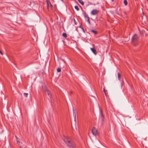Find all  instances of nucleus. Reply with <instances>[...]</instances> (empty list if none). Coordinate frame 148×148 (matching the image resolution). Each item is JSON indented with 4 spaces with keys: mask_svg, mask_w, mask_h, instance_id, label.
<instances>
[{
    "mask_svg": "<svg viewBox=\"0 0 148 148\" xmlns=\"http://www.w3.org/2000/svg\"><path fill=\"white\" fill-rule=\"evenodd\" d=\"M89 19V18H88L86 19L87 20V22L89 23V24H90V21Z\"/></svg>",
    "mask_w": 148,
    "mask_h": 148,
    "instance_id": "obj_19",
    "label": "nucleus"
},
{
    "mask_svg": "<svg viewBox=\"0 0 148 148\" xmlns=\"http://www.w3.org/2000/svg\"><path fill=\"white\" fill-rule=\"evenodd\" d=\"M61 71V69L59 68L57 69V71L58 72H60Z\"/></svg>",
    "mask_w": 148,
    "mask_h": 148,
    "instance_id": "obj_17",
    "label": "nucleus"
},
{
    "mask_svg": "<svg viewBox=\"0 0 148 148\" xmlns=\"http://www.w3.org/2000/svg\"><path fill=\"white\" fill-rule=\"evenodd\" d=\"M100 113L101 117V121L102 123L104 121L103 119L104 118V116L103 114L102 111L101 109H100Z\"/></svg>",
    "mask_w": 148,
    "mask_h": 148,
    "instance_id": "obj_6",
    "label": "nucleus"
},
{
    "mask_svg": "<svg viewBox=\"0 0 148 148\" xmlns=\"http://www.w3.org/2000/svg\"><path fill=\"white\" fill-rule=\"evenodd\" d=\"M139 37L136 34H134L132 38V42L134 46H136L138 42Z\"/></svg>",
    "mask_w": 148,
    "mask_h": 148,
    "instance_id": "obj_2",
    "label": "nucleus"
},
{
    "mask_svg": "<svg viewBox=\"0 0 148 148\" xmlns=\"http://www.w3.org/2000/svg\"><path fill=\"white\" fill-rule=\"evenodd\" d=\"M73 114L74 117H75V118H76V111L74 109V107H73Z\"/></svg>",
    "mask_w": 148,
    "mask_h": 148,
    "instance_id": "obj_8",
    "label": "nucleus"
},
{
    "mask_svg": "<svg viewBox=\"0 0 148 148\" xmlns=\"http://www.w3.org/2000/svg\"><path fill=\"white\" fill-rule=\"evenodd\" d=\"M90 49L94 54L96 55L97 54L96 51L95 49L93 48H91Z\"/></svg>",
    "mask_w": 148,
    "mask_h": 148,
    "instance_id": "obj_9",
    "label": "nucleus"
},
{
    "mask_svg": "<svg viewBox=\"0 0 148 148\" xmlns=\"http://www.w3.org/2000/svg\"><path fill=\"white\" fill-rule=\"evenodd\" d=\"M24 95L25 97H27L28 95V93H24Z\"/></svg>",
    "mask_w": 148,
    "mask_h": 148,
    "instance_id": "obj_18",
    "label": "nucleus"
},
{
    "mask_svg": "<svg viewBox=\"0 0 148 148\" xmlns=\"http://www.w3.org/2000/svg\"><path fill=\"white\" fill-rule=\"evenodd\" d=\"M91 32L95 34H97L98 32L97 31L94 30H91Z\"/></svg>",
    "mask_w": 148,
    "mask_h": 148,
    "instance_id": "obj_13",
    "label": "nucleus"
},
{
    "mask_svg": "<svg viewBox=\"0 0 148 148\" xmlns=\"http://www.w3.org/2000/svg\"><path fill=\"white\" fill-rule=\"evenodd\" d=\"M103 91L105 93V94L106 96H107V91L105 89V87H104L103 88Z\"/></svg>",
    "mask_w": 148,
    "mask_h": 148,
    "instance_id": "obj_10",
    "label": "nucleus"
},
{
    "mask_svg": "<svg viewBox=\"0 0 148 148\" xmlns=\"http://www.w3.org/2000/svg\"><path fill=\"white\" fill-rule=\"evenodd\" d=\"M84 16L86 19L88 18H89L88 17V14L86 12H84Z\"/></svg>",
    "mask_w": 148,
    "mask_h": 148,
    "instance_id": "obj_11",
    "label": "nucleus"
},
{
    "mask_svg": "<svg viewBox=\"0 0 148 148\" xmlns=\"http://www.w3.org/2000/svg\"><path fill=\"white\" fill-rule=\"evenodd\" d=\"M65 138L64 141L67 146L69 148H74L75 145L73 142L71 140V139L67 137Z\"/></svg>",
    "mask_w": 148,
    "mask_h": 148,
    "instance_id": "obj_1",
    "label": "nucleus"
},
{
    "mask_svg": "<svg viewBox=\"0 0 148 148\" xmlns=\"http://www.w3.org/2000/svg\"><path fill=\"white\" fill-rule=\"evenodd\" d=\"M17 142L18 143H19L20 142L19 141H17Z\"/></svg>",
    "mask_w": 148,
    "mask_h": 148,
    "instance_id": "obj_21",
    "label": "nucleus"
},
{
    "mask_svg": "<svg viewBox=\"0 0 148 148\" xmlns=\"http://www.w3.org/2000/svg\"><path fill=\"white\" fill-rule=\"evenodd\" d=\"M92 134L95 136H96L98 135L97 130L95 127H93L92 128Z\"/></svg>",
    "mask_w": 148,
    "mask_h": 148,
    "instance_id": "obj_3",
    "label": "nucleus"
},
{
    "mask_svg": "<svg viewBox=\"0 0 148 148\" xmlns=\"http://www.w3.org/2000/svg\"><path fill=\"white\" fill-rule=\"evenodd\" d=\"M62 1H63V0H61Z\"/></svg>",
    "mask_w": 148,
    "mask_h": 148,
    "instance_id": "obj_23",
    "label": "nucleus"
},
{
    "mask_svg": "<svg viewBox=\"0 0 148 148\" xmlns=\"http://www.w3.org/2000/svg\"><path fill=\"white\" fill-rule=\"evenodd\" d=\"M112 2H113L114 1V0H111Z\"/></svg>",
    "mask_w": 148,
    "mask_h": 148,
    "instance_id": "obj_22",
    "label": "nucleus"
},
{
    "mask_svg": "<svg viewBox=\"0 0 148 148\" xmlns=\"http://www.w3.org/2000/svg\"><path fill=\"white\" fill-rule=\"evenodd\" d=\"M75 9L77 11H78L79 10V8H78V7L77 6V5H75Z\"/></svg>",
    "mask_w": 148,
    "mask_h": 148,
    "instance_id": "obj_15",
    "label": "nucleus"
},
{
    "mask_svg": "<svg viewBox=\"0 0 148 148\" xmlns=\"http://www.w3.org/2000/svg\"><path fill=\"white\" fill-rule=\"evenodd\" d=\"M44 90L45 91V93L46 94H47L48 96L50 98L51 97V93L50 91L48 90L47 88L46 87H45V88L44 89Z\"/></svg>",
    "mask_w": 148,
    "mask_h": 148,
    "instance_id": "obj_4",
    "label": "nucleus"
},
{
    "mask_svg": "<svg viewBox=\"0 0 148 148\" xmlns=\"http://www.w3.org/2000/svg\"><path fill=\"white\" fill-rule=\"evenodd\" d=\"M124 3L125 5H126L127 4V2L126 0H124Z\"/></svg>",
    "mask_w": 148,
    "mask_h": 148,
    "instance_id": "obj_14",
    "label": "nucleus"
},
{
    "mask_svg": "<svg viewBox=\"0 0 148 148\" xmlns=\"http://www.w3.org/2000/svg\"><path fill=\"white\" fill-rule=\"evenodd\" d=\"M0 53L1 55H3V53H2V52L0 50Z\"/></svg>",
    "mask_w": 148,
    "mask_h": 148,
    "instance_id": "obj_20",
    "label": "nucleus"
},
{
    "mask_svg": "<svg viewBox=\"0 0 148 148\" xmlns=\"http://www.w3.org/2000/svg\"><path fill=\"white\" fill-rule=\"evenodd\" d=\"M121 76V74L119 73H118V77L119 80L121 81V86L122 87L123 85V81L120 78Z\"/></svg>",
    "mask_w": 148,
    "mask_h": 148,
    "instance_id": "obj_7",
    "label": "nucleus"
},
{
    "mask_svg": "<svg viewBox=\"0 0 148 148\" xmlns=\"http://www.w3.org/2000/svg\"><path fill=\"white\" fill-rule=\"evenodd\" d=\"M99 12V11L96 10H93L91 12V14L92 15H96Z\"/></svg>",
    "mask_w": 148,
    "mask_h": 148,
    "instance_id": "obj_5",
    "label": "nucleus"
},
{
    "mask_svg": "<svg viewBox=\"0 0 148 148\" xmlns=\"http://www.w3.org/2000/svg\"><path fill=\"white\" fill-rule=\"evenodd\" d=\"M62 36L66 38L67 37V35L66 33H63L62 34Z\"/></svg>",
    "mask_w": 148,
    "mask_h": 148,
    "instance_id": "obj_16",
    "label": "nucleus"
},
{
    "mask_svg": "<svg viewBox=\"0 0 148 148\" xmlns=\"http://www.w3.org/2000/svg\"><path fill=\"white\" fill-rule=\"evenodd\" d=\"M77 0L82 5H84V2L82 0Z\"/></svg>",
    "mask_w": 148,
    "mask_h": 148,
    "instance_id": "obj_12",
    "label": "nucleus"
}]
</instances>
